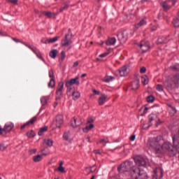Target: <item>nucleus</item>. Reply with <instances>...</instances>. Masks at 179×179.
<instances>
[{
    "mask_svg": "<svg viewBox=\"0 0 179 179\" xmlns=\"http://www.w3.org/2000/svg\"><path fill=\"white\" fill-rule=\"evenodd\" d=\"M163 142L164 141L161 136L151 138L148 139L147 146L149 149L154 150L155 155L159 157L162 155V145H163Z\"/></svg>",
    "mask_w": 179,
    "mask_h": 179,
    "instance_id": "f257e3e1",
    "label": "nucleus"
},
{
    "mask_svg": "<svg viewBox=\"0 0 179 179\" xmlns=\"http://www.w3.org/2000/svg\"><path fill=\"white\" fill-rule=\"evenodd\" d=\"M173 145L169 142H163V144L162 145V154L163 153V150H168V152H172L173 156L177 155V151L179 149V138L173 137Z\"/></svg>",
    "mask_w": 179,
    "mask_h": 179,
    "instance_id": "f03ea898",
    "label": "nucleus"
},
{
    "mask_svg": "<svg viewBox=\"0 0 179 179\" xmlns=\"http://www.w3.org/2000/svg\"><path fill=\"white\" fill-rule=\"evenodd\" d=\"M132 173L134 175L136 179L149 178L146 171H145L143 169H141L140 168H134L132 170Z\"/></svg>",
    "mask_w": 179,
    "mask_h": 179,
    "instance_id": "7ed1b4c3",
    "label": "nucleus"
},
{
    "mask_svg": "<svg viewBox=\"0 0 179 179\" xmlns=\"http://www.w3.org/2000/svg\"><path fill=\"white\" fill-rule=\"evenodd\" d=\"M148 122L149 125L148 127H146V124L143 126V129H148V128L152 127L153 124L157 126V124L160 122V119H159V117H157L155 114L151 113L150 115H148Z\"/></svg>",
    "mask_w": 179,
    "mask_h": 179,
    "instance_id": "20e7f679",
    "label": "nucleus"
},
{
    "mask_svg": "<svg viewBox=\"0 0 179 179\" xmlns=\"http://www.w3.org/2000/svg\"><path fill=\"white\" fill-rule=\"evenodd\" d=\"M135 168L132 162L127 161L120 165V167L118 168V171H131L133 173L132 170Z\"/></svg>",
    "mask_w": 179,
    "mask_h": 179,
    "instance_id": "39448f33",
    "label": "nucleus"
},
{
    "mask_svg": "<svg viewBox=\"0 0 179 179\" xmlns=\"http://www.w3.org/2000/svg\"><path fill=\"white\" fill-rule=\"evenodd\" d=\"M69 36V34H66L64 36V38H63L62 40V47H63V48H67V51H69V50H71V48H72V47L71 46V44H72L73 41L72 39H69L68 38V37Z\"/></svg>",
    "mask_w": 179,
    "mask_h": 179,
    "instance_id": "423d86ee",
    "label": "nucleus"
},
{
    "mask_svg": "<svg viewBox=\"0 0 179 179\" xmlns=\"http://www.w3.org/2000/svg\"><path fill=\"white\" fill-rule=\"evenodd\" d=\"M177 2V0H166L161 3L162 8L165 10H169L171 6H174Z\"/></svg>",
    "mask_w": 179,
    "mask_h": 179,
    "instance_id": "0eeeda50",
    "label": "nucleus"
},
{
    "mask_svg": "<svg viewBox=\"0 0 179 179\" xmlns=\"http://www.w3.org/2000/svg\"><path fill=\"white\" fill-rule=\"evenodd\" d=\"M128 73H129V71L127 66H123L119 70L115 71V75L117 76H118V75H120V76H127Z\"/></svg>",
    "mask_w": 179,
    "mask_h": 179,
    "instance_id": "6e6552de",
    "label": "nucleus"
},
{
    "mask_svg": "<svg viewBox=\"0 0 179 179\" xmlns=\"http://www.w3.org/2000/svg\"><path fill=\"white\" fill-rule=\"evenodd\" d=\"M138 46L140 47L143 52H146L149 51V48H150V44L149 43V41H141Z\"/></svg>",
    "mask_w": 179,
    "mask_h": 179,
    "instance_id": "1a4fd4ad",
    "label": "nucleus"
},
{
    "mask_svg": "<svg viewBox=\"0 0 179 179\" xmlns=\"http://www.w3.org/2000/svg\"><path fill=\"white\" fill-rule=\"evenodd\" d=\"M13 128H14V126L12 124H6L3 129H1V135H3V136H6V134H8V132H10V131H12Z\"/></svg>",
    "mask_w": 179,
    "mask_h": 179,
    "instance_id": "9d476101",
    "label": "nucleus"
},
{
    "mask_svg": "<svg viewBox=\"0 0 179 179\" xmlns=\"http://www.w3.org/2000/svg\"><path fill=\"white\" fill-rule=\"evenodd\" d=\"M135 163L137 166L145 167L146 166V160L142 157H136L134 158Z\"/></svg>",
    "mask_w": 179,
    "mask_h": 179,
    "instance_id": "9b49d317",
    "label": "nucleus"
},
{
    "mask_svg": "<svg viewBox=\"0 0 179 179\" xmlns=\"http://www.w3.org/2000/svg\"><path fill=\"white\" fill-rule=\"evenodd\" d=\"M62 90H64V82H59L56 91L57 100L61 99V96H62Z\"/></svg>",
    "mask_w": 179,
    "mask_h": 179,
    "instance_id": "f8f14e48",
    "label": "nucleus"
},
{
    "mask_svg": "<svg viewBox=\"0 0 179 179\" xmlns=\"http://www.w3.org/2000/svg\"><path fill=\"white\" fill-rule=\"evenodd\" d=\"M82 118L78 117H73L71 120V127L73 128H78V127H80V125H82Z\"/></svg>",
    "mask_w": 179,
    "mask_h": 179,
    "instance_id": "ddd939ff",
    "label": "nucleus"
},
{
    "mask_svg": "<svg viewBox=\"0 0 179 179\" xmlns=\"http://www.w3.org/2000/svg\"><path fill=\"white\" fill-rule=\"evenodd\" d=\"M154 179H162L163 178V170L160 168H157L154 170V174L152 175Z\"/></svg>",
    "mask_w": 179,
    "mask_h": 179,
    "instance_id": "4468645a",
    "label": "nucleus"
},
{
    "mask_svg": "<svg viewBox=\"0 0 179 179\" xmlns=\"http://www.w3.org/2000/svg\"><path fill=\"white\" fill-rule=\"evenodd\" d=\"M108 96L105 94H101L99 99H98V104L99 106H103L106 101H107Z\"/></svg>",
    "mask_w": 179,
    "mask_h": 179,
    "instance_id": "2eb2a0df",
    "label": "nucleus"
},
{
    "mask_svg": "<svg viewBox=\"0 0 179 179\" xmlns=\"http://www.w3.org/2000/svg\"><path fill=\"white\" fill-rule=\"evenodd\" d=\"M55 122L57 128H61V125L64 124V116L61 115L56 116Z\"/></svg>",
    "mask_w": 179,
    "mask_h": 179,
    "instance_id": "dca6fc26",
    "label": "nucleus"
},
{
    "mask_svg": "<svg viewBox=\"0 0 179 179\" xmlns=\"http://www.w3.org/2000/svg\"><path fill=\"white\" fill-rule=\"evenodd\" d=\"M139 89V78H136L131 83V90H138Z\"/></svg>",
    "mask_w": 179,
    "mask_h": 179,
    "instance_id": "f3484780",
    "label": "nucleus"
},
{
    "mask_svg": "<svg viewBox=\"0 0 179 179\" xmlns=\"http://www.w3.org/2000/svg\"><path fill=\"white\" fill-rule=\"evenodd\" d=\"M117 38H118L119 41H120V43H122V44L127 43V36H125L124 34V33L117 34Z\"/></svg>",
    "mask_w": 179,
    "mask_h": 179,
    "instance_id": "a211bd4d",
    "label": "nucleus"
},
{
    "mask_svg": "<svg viewBox=\"0 0 179 179\" xmlns=\"http://www.w3.org/2000/svg\"><path fill=\"white\" fill-rule=\"evenodd\" d=\"M66 83H68L69 85H71L73 86V85H77V86H79V77L77 76L75 78H71L69 81H67Z\"/></svg>",
    "mask_w": 179,
    "mask_h": 179,
    "instance_id": "6ab92c4d",
    "label": "nucleus"
},
{
    "mask_svg": "<svg viewBox=\"0 0 179 179\" xmlns=\"http://www.w3.org/2000/svg\"><path fill=\"white\" fill-rule=\"evenodd\" d=\"M32 160L35 163H38L39 162H41V160H43V155H35L33 157Z\"/></svg>",
    "mask_w": 179,
    "mask_h": 179,
    "instance_id": "aec40b11",
    "label": "nucleus"
},
{
    "mask_svg": "<svg viewBox=\"0 0 179 179\" xmlns=\"http://www.w3.org/2000/svg\"><path fill=\"white\" fill-rule=\"evenodd\" d=\"M57 54H58V50L57 49H54L50 52L49 55L51 58H52L53 59H55V58H57Z\"/></svg>",
    "mask_w": 179,
    "mask_h": 179,
    "instance_id": "412c9836",
    "label": "nucleus"
},
{
    "mask_svg": "<svg viewBox=\"0 0 179 179\" xmlns=\"http://www.w3.org/2000/svg\"><path fill=\"white\" fill-rule=\"evenodd\" d=\"M43 14L45 15V16H47V17H50V18L55 17V16H57V14L50 11H43Z\"/></svg>",
    "mask_w": 179,
    "mask_h": 179,
    "instance_id": "4be33fe9",
    "label": "nucleus"
},
{
    "mask_svg": "<svg viewBox=\"0 0 179 179\" xmlns=\"http://www.w3.org/2000/svg\"><path fill=\"white\" fill-rule=\"evenodd\" d=\"M116 41H117V39H115V38H108L106 41V45H114Z\"/></svg>",
    "mask_w": 179,
    "mask_h": 179,
    "instance_id": "5701e85b",
    "label": "nucleus"
},
{
    "mask_svg": "<svg viewBox=\"0 0 179 179\" xmlns=\"http://www.w3.org/2000/svg\"><path fill=\"white\" fill-rule=\"evenodd\" d=\"M47 131H48V127L45 126L44 127H41L38 131V135L41 136L43 134H44V132H47Z\"/></svg>",
    "mask_w": 179,
    "mask_h": 179,
    "instance_id": "b1692460",
    "label": "nucleus"
},
{
    "mask_svg": "<svg viewBox=\"0 0 179 179\" xmlns=\"http://www.w3.org/2000/svg\"><path fill=\"white\" fill-rule=\"evenodd\" d=\"M167 38L164 36L160 37L157 40V44H166L167 43Z\"/></svg>",
    "mask_w": 179,
    "mask_h": 179,
    "instance_id": "393cba45",
    "label": "nucleus"
},
{
    "mask_svg": "<svg viewBox=\"0 0 179 179\" xmlns=\"http://www.w3.org/2000/svg\"><path fill=\"white\" fill-rule=\"evenodd\" d=\"M93 128H94V124H90L89 126H87L86 127H85L84 129H83V132H85V134H87V132L89 131H90L91 129H93Z\"/></svg>",
    "mask_w": 179,
    "mask_h": 179,
    "instance_id": "a878e982",
    "label": "nucleus"
},
{
    "mask_svg": "<svg viewBox=\"0 0 179 179\" xmlns=\"http://www.w3.org/2000/svg\"><path fill=\"white\" fill-rule=\"evenodd\" d=\"M146 24V20L145 19H142L138 24H135L136 29H139V27H142V26H145Z\"/></svg>",
    "mask_w": 179,
    "mask_h": 179,
    "instance_id": "bb28decb",
    "label": "nucleus"
},
{
    "mask_svg": "<svg viewBox=\"0 0 179 179\" xmlns=\"http://www.w3.org/2000/svg\"><path fill=\"white\" fill-rule=\"evenodd\" d=\"M72 96L73 100H78V99L80 97V92L78 91H73L72 93Z\"/></svg>",
    "mask_w": 179,
    "mask_h": 179,
    "instance_id": "cd10ccee",
    "label": "nucleus"
},
{
    "mask_svg": "<svg viewBox=\"0 0 179 179\" xmlns=\"http://www.w3.org/2000/svg\"><path fill=\"white\" fill-rule=\"evenodd\" d=\"M49 99L50 98L48 96H43L41 99V103L42 106H45L47 104V101H48Z\"/></svg>",
    "mask_w": 179,
    "mask_h": 179,
    "instance_id": "c85d7f7f",
    "label": "nucleus"
},
{
    "mask_svg": "<svg viewBox=\"0 0 179 179\" xmlns=\"http://www.w3.org/2000/svg\"><path fill=\"white\" fill-rule=\"evenodd\" d=\"M172 82L173 83H174L175 85H177L178 83H179V74H176L175 75L173 78H172Z\"/></svg>",
    "mask_w": 179,
    "mask_h": 179,
    "instance_id": "c756f323",
    "label": "nucleus"
},
{
    "mask_svg": "<svg viewBox=\"0 0 179 179\" xmlns=\"http://www.w3.org/2000/svg\"><path fill=\"white\" fill-rule=\"evenodd\" d=\"M141 82L142 83H143V85H148V83H149V78H148V76H144L141 77Z\"/></svg>",
    "mask_w": 179,
    "mask_h": 179,
    "instance_id": "7c9ffc66",
    "label": "nucleus"
},
{
    "mask_svg": "<svg viewBox=\"0 0 179 179\" xmlns=\"http://www.w3.org/2000/svg\"><path fill=\"white\" fill-rule=\"evenodd\" d=\"M169 113L171 115H174L175 114H177V110L176 108L169 106Z\"/></svg>",
    "mask_w": 179,
    "mask_h": 179,
    "instance_id": "2f4dec72",
    "label": "nucleus"
},
{
    "mask_svg": "<svg viewBox=\"0 0 179 179\" xmlns=\"http://www.w3.org/2000/svg\"><path fill=\"white\" fill-rule=\"evenodd\" d=\"M48 87L52 88L55 87V79L51 78L49 83H48Z\"/></svg>",
    "mask_w": 179,
    "mask_h": 179,
    "instance_id": "473e14b6",
    "label": "nucleus"
},
{
    "mask_svg": "<svg viewBox=\"0 0 179 179\" xmlns=\"http://www.w3.org/2000/svg\"><path fill=\"white\" fill-rule=\"evenodd\" d=\"M66 87H67V94H69L72 90H73V87L71 84H68V83H66Z\"/></svg>",
    "mask_w": 179,
    "mask_h": 179,
    "instance_id": "72a5a7b5",
    "label": "nucleus"
},
{
    "mask_svg": "<svg viewBox=\"0 0 179 179\" xmlns=\"http://www.w3.org/2000/svg\"><path fill=\"white\" fill-rule=\"evenodd\" d=\"M27 136H28V138H34V136H36V133L34 131L31 130L27 133Z\"/></svg>",
    "mask_w": 179,
    "mask_h": 179,
    "instance_id": "f704fd0d",
    "label": "nucleus"
},
{
    "mask_svg": "<svg viewBox=\"0 0 179 179\" xmlns=\"http://www.w3.org/2000/svg\"><path fill=\"white\" fill-rule=\"evenodd\" d=\"M44 143L49 146L50 148H51V146H52L54 141L51 139H48V140H45Z\"/></svg>",
    "mask_w": 179,
    "mask_h": 179,
    "instance_id": "c9c22d12",
    "label": "nucleus"
},
{
    "mask_svg": "<svg viewBox=\"0 0 179 179\" xmlns=\"http://www.w3.org/2000/svg\"><path fill=\"white\" fill-rule=\"evenodd\" d=\"M37 121V116H34L33 118H31L28 122L29 125H33Z\"/></svg>",
    "mask_w": 179,
    "mask_h": 179,
    "instance_id": "e433bc0d",
    "label": "nucleus"
},
{
    "mask_svg": "<svg viewBox=\"0 0 179 179\" xmlns=\"http://www.w3.org/2000/svg\"><path fill=\"white\" fill-rule=\"evenodd\" d=\"M114 80V77L113 76H108L106 78L103 79V82H106V83H108L109 82H111V80Z\"/></svg>",
    "mask_w": 179,
    "mask_h": 179,
    "instance_id": "4c0bfd02",
    "label": "nucleus"
},
{
    "mask_svg": "<svg viewBox=\"0 0 179 179\" xmlns=\"http://www.w3.org/2000/svg\"><path fill=\"white\" fill-rule=\"evenodd\" d=\"M55 41H58V36L48 39V44H52V43H55Z\"/></svg>",
    "mask_w": 179,
    "mask_h": 179,
    "instance_id": "58836bf2",
    "label": "nucleus"
},
{
    "mask_svg": "<svg viewBox=\"0 0 179 179\" xmlns=\"http://www.w3.org/2000/svg\"><path fill=\"white\" fill-rule=\"evenodd\" d=\"M69 4L64 3V6L59 9V12H64V10H68Z\"/></svg>",
    "mask_w": 179,
    "mask_h": 179,
    "instance_id": "ea45409f",
    "label": "nucleus"
},
{
    "mask_svg": "<svg viewBox=\"0 0 179 179\" xmlns=\"http://www.w3.org/2000/svg\"><path fill=\"white\" fill-rule=\"evenodd\" d=\"M148 103H153L155 101V96H149L147 97Z\"/></svg>",
    "mask_w": 179,
    "mask_h": 179,
    "instance_id": "a19ab883",
    "label": "nucleus"
},
{
    "mask_svg": "<svg viewBox=\"0 0 179 179\" xmlns=\"http://www.w3.org/2000/svg\"><path fill=\"white\" fill-rule=\"evenodd\" d=\"M65 57H66V55H65V51H62L59 60L62 61H62H64V59H65Z\"/></svg>",
    "mask_w": 179,
    "mask_h": 179,
    "instance_id": "79ce46f5",
    "label": "nucleus"
},
{
    "mask_svg": "<svg viewBox=\"0 0 179 179\" xmlns=\"http://www.w3.org/2000/svg\"><path fill=\"white\" fill-rule=\"evenodd\" d=\"M63 138L65 141H69V134L67 132H65L63 135Z\"/></svg>",
    "mask_w": 179,
    "mask_h": 179,
    "instance_id": "37998d69",
    "label": "nucleus"
},
{
    "mask_svg": "<svg viewBox=\"0 0 179 179\" xmlns=\"http://www.w3.org/2000/svg\"><path fill=\"white\" fill-rule=\"evenodd\" d=\"M165 85L167 86L169 89H171V87H173V83H171V81L165 82Z\"/></svg>",
    "mask_w": 179,
    "mask_h": 179,
    "instance_id": "c03bdc74",
    "label": "nucleus"
},
{
    "mask_svg": "<svg viewBox=\"0 0 179 179\" xmlns=\"http://www.w3.org/2000/svg\"><path fill=\"white\" fill-rule=\"evenodd\" d=\"M156 89H157V90H158V92H163V85L158 84L157 85Z\"/></svg>",
    "mask_w": 179,
    "mask_h": 179,
    "instance_id": "a18cd8bd",
    "label": "nucleus"
},
{
    "mask_svg": "<svg viewBox=\"0 0 179 179\" xmlns=\"http://www.w3.org/2000/svg\"><path fill=\"white\" fill-rule=\"evenodd\" d=\"M57 170L60 171V173H66L64 166H59Z\"/></svg>",
    "mask_w": 179,
    "mask_h": 179,
    "instance_id": "49530a36",
    "label": "nucleus"
},
{
    "mask_svg": "<svg viewBox=\"0 0 179 179\" xmlns=\"http://www.w3.org/2000/svg\"><path fill=\"white\" fill-rule=\"evenodd\" d=\"M170 69H172V71H175V72L179 71V67H178L177 66H172L170 67Z\"/></svg>",
    "mask_w": 179,
    "mask_h": 179,
    "instance_id": "de8ad7c7",
    "label": "nucleus"
},
{
    "mask_svg": "<svg viewBox=\"0 0 179 179\" xmlns=\"http://www.w3.org/2000/svg\"><path fill=\"white\" fill-rule=\"evenodd\" d=\"M41 43H43V44H48V38H43L41 39Z\"/></svg>",
    "mask_w": 179,
    "mask_h": 179,
    "instance_id": "09e8293b",
    "label": "nucleus"
},
{
    "mask_svg": "<svg viewBox=\"0 0 179 179\" xmlns=\"http://www.w3.org/2000/svg\"><path fill=\"white\" fill-rule=\"evenodd\" d=\"M49 76L52 78V79H54V71L52 70L49 71Z\"/></svg>",
    "mask_w": 179,
    "mask_h": 179,
    "instance_id": "8fccbe9b",
    "label": "nucleus"
},
{
    "mask_svg": "<svg viewBox=\"0 0 179 179\" xmlns=\"http://www.w3.org/2000/svg\"><path fill=\"white\" fill-rule=\"evenodd\" d=\"M30 124H29L28 122L25 124H24L22 127H21V129L23 130L26 128V127H29Z\"/></svg>",
    "mask_w": 179,
    "mask_h": 179,
    "instance_id": "3c124183",
    "label": "nucleus"
},
{
    "mask_svg": "<svg viewBox=\"0 0 179 179\" xmlns=\"http://www.w3.org/2000/svg\"><path fill=\"white\" fill-rule=\"evenodd\" d=\"M37 152L36 149H32L29 150V155H35V153Z\"/></svg>",
    "mask_w": 179,
    "mask_h": 179,
    "instance_id": "603ef678",
    "label": "nucleus"
},
{
    "mask_svg": "<svg viewBox=\"0 0 179 179\" xmlns=\"http://www.w3.org/2000/svg\"><path fill=\"white\" fill-rule=\"evenodd\" d=\"M141 73H145L146 72V68L145 67H141L140 69Z\"/></svg>",
    "mask_w": 179,
    "mask_h": 179,
    "instance_id": "864d4df0",
    "label": "nucleus"
},
{
    "mask_svg": "<svg viewBox=\"0 0 179 179\" xmlns=\"http://www.w3.org/2000/svg\"><path fill=\"white\" fill-rule=\"evenodd\" d=\"M110 143V141H106V139H102V140H101L99 142V143Z\"/></svg>",
    "mask_w": 179,
    "mask_h": 179,
    "instance_id": "5fc2aeb1",
    "label": "nucleus"
},
{
    "mask_svg": "<svg viewBox=\"0 0 179 179\" xmlns=\"http://www.w3.org/2000/svg\"><path fill=\"white\" fill-rule=\"evenodd\" d=\"M107 55H108V53L105 52V53L101 54V55H99V57H100L101 58H104L105 57H107Z\"/></svg>",
    "mask_w": 179,
    "mask_h": 179,
    "instance_id": "6e6d98bb",
    "label": "nucleus"
},
{
    "mask_svg": "<svg viewBox=\"0 0 179 179\" xmlns=\"http://www.w3.org/2000/svg\"><path fill=\"white\" fill-rule=\"evenodd\" d=\"M86 171L88 172V174H90V173H94V171L92 170V168H86Z\"/></svg>",
    "mask_w": 179,
    "mask_h": 179,
    "instance_id": "4d7b16f0",
    "label": "nucleus"
},
{
    "mask_svg": "<svg viewBox=\"0 0 179 179\" xmlns=\"http://www.w3.org/2000/svg\"><path fill=\"white\" fill-rule=\"evenodd\" d=\"M92 92H93V93H94V94H96V95H99V94H100V91H97V90H92Z\"/></svg>",
    "mask_w": 179,
    "mask_h": 179,
    "instance_id": "13d9d810",
    "label": "nucleus"
},
{
    "mask_svg": "<svg viewBox=\"0 0 179 179\" xmlns=\"http://www.w3.org/2000/svg\"><path fill=\"white\" fill-rule=\"evenodd\" d=\"M87 122L88 124H92V122H94V120L92 118H88Z\"/></svg>",
    "mask_w": 179,
    "mask_h": 179,
    "instance_id": "bf43d9fd",
    "label": "nucleus"
},
{
    "mask_svg": "<svg viewBox=\"0 0 179 179\" xmlns=\"http://www.w3.org/2000/svg\"><path fill=\"white\" fill-rule=\"evenodd\" d=\"M11 3H14V5H17V0H9Z\"/></svg>",
    "mask_w": 179,
    "mask_h": 179,
    "instance_id": "052dcab7",
    "label": "nucleus"
},
{
    "mask_svg": "<svg viewBox=\"0 0 179 179\" xmlns=\"http://www.w3.org/2000/svg\"><path fill=\"white\" fill-rule=\"evenodd\" d=\"M135 138H136V136L135 135L131 136L130 141H131L133 142V141H135Z\"/></svg>",
    "mask_w": 179,
    "mask_h": 179,
    "instance_id": "680f3d73",
    "label": "nucleus"
},
{
    "mask_svg": "<svg viewBox=\"0 0 179 179\" xmlns=\"http://www.w3.org/2000/svg\"><path fill=\"white\" fill-rule=\"evenodd\" d=\"M94 152L95 153V155H101V152H100V150H95Z\"/></svg>",
    "mask_w": 179,
    "mask_h": 179,
    "instance_id": "e2e57ef3",
    "label": "nucleus"
},
{
    "mask_svg": "<svg viewBox=\"0 0 179 179\" xmlns=\"http://www.w3.org/2000/svg\"><path fill=\"white\" fill-rule=\"evenodd\" d=\"M12 40H13V41H15V43H20V41L16 38H12Z\"/></svg>",
    "mask_w": 179,
    "mask_h": 179,
    "instance_id": "0e129e2a",
    "label": "nucleus"
},
{
    "mask_svg": "<svg viewBox=\"0 0 179 179\" xmlns=\"http://www.w3.org/2000/svg\"><path fill=\"white\" fill-rule=\"evenodd\" d=\"M78 65H79V62H74V64L73 65V68H76V66H78Z\"/></svg>",
    "mask_w": 179,
    "mask_h": 179,
    "instance_id": "69168bd1",
    "label": "nucleus"
},
{
    "mask_svg": "<svg viewBox=\"0 0 179 179\" xmlns=\"http://www.w3.org/2000/svg\"><path fill=\"white\" fill-rule=\"evenodd\" d=\"M8 148V145H1V150H5Z\"/></svg>",
    "mask_w": 179,
    "mask_h": 179,
    "instance_id": "338daca9",
    "label": "nucleus"
},
{
    "mask_svg": "<svg viewBox=\"0 0 179 179\" xmlns=\"http://www.w3.org/2000/svg\"><path fill=\"white\" fill-rule=\"evenodd\" d=\"M148 110H149V108H148L147 107L144 108L143 114H146V113H148Z\"/></svg>",
    "mask_w": 179,
    "mask_h": 179,
    "instance_id": "774afa93",
    "label": "nucleus"
}]
</instances>
